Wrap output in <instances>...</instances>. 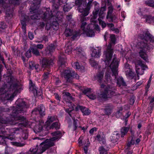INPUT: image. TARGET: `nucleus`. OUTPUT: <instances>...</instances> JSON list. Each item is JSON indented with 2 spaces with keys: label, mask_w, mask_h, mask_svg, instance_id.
<instances>
[{
  "label": "nucleus",
  "mask_w": 154,
  "mask_h": 154,
  "mask_svg": "<svg viewBox=\"0 0 154 154\" xmlns=\"http://www.w3.org/2000/svg\"><path fill=\"white\" fill-rule=\"evenodd\" d=\"M76 54L78 55L79 57L81 58L84 57V52L82 51L81 48L80 47L77 48L76 49Z\"/></svg>",
  "instance_id": "nucleus-40"
},
{
  "label": "nucleus",
  "mask_w": 154,
  "mask_h": 154,
  "mask_svg": "<svg viewBox=\"0 0 154 154\" xmlns=\"http://www.w3.org/2000/svg\"><path fill=\"white\" fill-rule=\"evenodd\" d=\"M108 27L110 28V30L113 31H115L116 33H119V30L117 28H115L114 27V25L113 23H108L107 24Z\"/></svg>",
  "instance_id": "nucleus-46"
},
{
  "label": "nucleus",
  "mask_w": 154,
  "mask_h": 154,
  "mask_svg": "<svg viewBox=\"0 0 154 154\" xmlns=\"http://www.w3.org/2000/svg\"><path fill=\"white\" fill-rule=\"evenodd\" d=\"M105 108L104 109L105 113L106 114L109 115L112 113V110L113 108L112 105L110 104H108L105 106Z\"/></svg>",
  "instance_id": "nucleus-24"
},
{
  "label": "nucleus",
  "mask_w": 154,
  "mask_h": 154,
  "mask_svg": "<svg viewBox=\"0 0 154 154\" xmlns=\"http://www.w3.org/2000/svg\"><path fill=\"white\" fill-rule=\"evenodd\" d=\"M90 142L88 140L87 141V143L86 145H85V146L84 147V150L85 153L86 154L88 152V148L89 146Z\"/></svg>",
  "instance_id": "nucleus-61"
},
{
  "label": "nucleus",
  "mask_w": 154,
  "mask_h": 154,
  "mask_svg": "<svg viewBox=\"0 0 154 154\" xmlns=\"http://www.w3.org/2000/svg\"><path fill=\"white\" fill-rule=\"evenodd\" d=\"M71 8V7H70L69 5L66 4V5H64L63 9L64 11L67 12L69 11Z\"/></svg>",
  "instance_id": "nucleus-64"
},
{
  "label": "nucleus",
  "mask_w": 154,
  "mask_h": 154,
  "mask_svg": "<svg viewBox=\"0 0 154 154\" xmlns=\"http://www.w3.org/2000/svg\"><path fill=\"white\" fill-rule=\"evenodd\" d=\"M129 130V128L128 127H123L122 128L121 130V137H124L128 131Z\"/></svg>",
  "instance_id": "nucleus-39"
},
{
  "label": "nucleus",
  "mask_w": 154,
  "mask_h": 154,
  "mask_svg": "<svg viewBox=\"0 0 154 154\" xmlns=\"http://www.w3.org/2000/svg\"><path fill=\"white\" fill-rule=\"evenodd\" d=\"M104 75V72H99L95 76V79L99 83H101L102 82Z\"/></svg>",
  "instance_id": "nucleus-20"
},
{
  "label": "nucleus",
  "mask_w": 154,
  "mask_h": 154,
  "mask_svg": "<svg viewBox=\"0 0 154 154\" xmlns=\"http://www.w3.org/2000/svg\"><path fill=\"white\" fill-rule=\"evenodd\" d=\"M54 45L53 44H51L47 46L45 49V54L47 56H51L54 51Z\"/></svg>",
  "instance_id": "nucleus-17"
},
{
  "label": "nucleus",
  "mask_w": 154,
  "mask_h": 154,
  "mask_svg": "<svg viewBox=\"0 0 154 154\" xmlns=\"http://www.w3.org/2000/svg\"><path fill=\"white\" fill-rule=\"evenodd\" d=\"M105 147H106V146H101L100 147L99 150L100 154H106L107 150L105 148Z\"/></svg>",
  "instance_id": "nucleus-48"
},
{
  "label": "nucleus",
  "mask_w": 154,
  "mask_h": 154,
  "mask_svg": "<svg viewBox=\"0 0 154 154\" xmlns=\"http://www.w3.org/2000/svg\"><path fill=\"white\" fill-rule=\"evenodd\" d=\"M63 94V98L66 102L71 103L72 101H75L74 98L71 96V94L69 93L65 92Z\"/></svg>",
  "instance_id": "nucleus-16"
},
{
  "label": "nucleus",
  "mask_w": 154,
  "mask_h": 154,
  "mask_svg": "<svg viewBox=\"0 0 154 154\" xmlns=\"http://www.w3.org/2000/svg\"><path fill=\"white\" fill-rule=\"evenodd\" d=\"M13 51V54L16 56H18L20 54V52L18 50L17 48L16 47L13 46L11 47Z\"/></svg>",
  "instance_id": "nucleus-43"
},
{
  "label": "nucleus",
  "mask_w": 154,
  "mask_h": 154,
  "mask_svg": "<svg viewBox=\"0 0 154 154\" xmlns=\"http://www.w3.org/2000/svg\"><path fill=\"white\" fill-rule=\"evenodd\" d=\"M82 23V25L81 26V28L83 32L84 31H86L88 29L90 28L89 25H88L86 22L83 21V22L81 21Z\"/></svg>",
  "instance_id": "nucleus-31"
},
{
  "label": "nucleus",
  "mask_w": 154,
  "mask_h": 154,
  "mask_svg": "<svg viewBox=\"0 0 154 154\" xmlns=\"http://www.w3.org/2000/svg\"><path fill=\"white\" fill-rule=\"evenodd\" d=\"M29 66L30 68L32 69H37L39 67V66L38 64H36L33 62H29Z\"/></svg>",
  "instance_id": "nucleus-44"
},
{
  "label": "nucleus",
  "mask_w": 154,
  "mask_h": 154,
  "mask_svg": "<svg viewBox=\"0 0 154 154\" xmlns=\"http://www.w3.org/2000/svg\"><path fill=\"white\" fill-rule=\"evenodd\" d=\"M10 3L14 5H19L21 2L20 0H9Z\"/></svg>",
  "instance_id": "nucleus-50"
},
{
  "label": "nucleus",
  "mask_w": 154,
  "mask_h": 154,
  "mask_svg": "<svg viewBox=\"0 0 154 154\" xmlns=\"http://www.w3.org/2000/svg\"><path fill=\"white\" fill-rule=\"evenodd\" d=\"M8 0H0V6L3 7V8L6 7V2H8Z\"/></svg>",
  "instance_id": "nucleus-59"
},
{
  "label": "nucleus",
  "mask_w": 154,
  "mask_h": 154,
  "mask_svg": "<svg viewBox=\"0 0 154 154\" xmlns=\"http://www.w3.org/2000/svg\"><path fill=\"white\" fill-rule=\"evenodd\" d=\"M113 8L112 6H109L108 8V11L106 16V18L108 19V21L110 22H113L116 20V17L115 15L112 14Z\"/></svg>",
  "instance_id": "nucleus-12"
},
{
  "label": "nucleus",
  "mask_w": 154,
  "mask_h": 154,
  "mask_svg": "<svg viewBox=\"0 0 154 154\" xmlns=\"http://www.w3.org/2000/svg\"><path fill=\"white\" fill-rule=\"evenodd\" d=\"M60 124L57 122L53 123L51 126H50V128L53 129L55 128L56 129H59L60 128Z\"/></svg>",
  "instance_id": "nucleus-47"
},
{
  "label": "nucleus",
  "mask_w": 154,
  "mask_h": 154,
  "mask_svg": "<svg viewBox=\"0 0 154 154\" xmlns=\"http://www.w3.org/2000/svg\"><path fill=\"white\" fill-rule=\"evenodd\" d=\"M16 106L14 107L11 110L12 113L11 114L10 119H7L6 120H2L0 121V133H4L3 128L5 126V125H14L17 124V121H24L25 118L19 114L23 113L26 110L27 107V105L25 104V101L20 99H18L16 102Z\"/></svg>",
  "instance_id": "nucleus-1"
},
{
  "label": "nucleus",
  "mask_w": 154,
  "mask_h": 154,
  "mask_svg": "<svg viewBox=\"0 0 154 154\" xmlns=\"http://www.w3.org/2000/svg\"><path fill=\"white\" fill-rule=\"evenodd\" d=\"M135 64L136 68H139V66L141 67L140 68H143V69H146L147 68V66L144 64L143 62L141 60H136L135 62Z\"/></svg>",
  "instance_id": "nucleus-19"
},
{
  "label": "nucleus",
  "mask_w": 154,
  "mask_h": 154,
  "mask_svg": "<svg viewBox=\"0 0 154 154\" xmlns=\"http://www.w3.org/2000/svg\"><path fill=\"white\" fill-rule=\"evenodd\" d=\"M125 71L128 76L133 77L134 76V73L130 68H126Z\"/></svg>",
  "instance_id": "nucleus-38"
},
{
  "label": "nucleus",
  "mask_w": 154,
  "mask_h": 154,
  "mask_svg": "<svg viewBox=\"0 0 154 154\" xmlns=\"http://www.w3.org/2000/svg\"><path fill=\"white\" fill-rule=\"evenodd\" d=\"M136 72L138 76L139 75H142L143 74L144 70H145L143 69V68H136Z\"/></svg>",
  "instance_id": "nucleus-51"
},
{
  "label": "nucleus",
  "mask_w": 154,
  "mask_h": 154,
  "mask_svg": "<svg viewBox=\"0 0 154 154\" xmlns=\"http://www.w3.org/2000/svg\"><path fill=\"white\" fill-rule=\"evenodd\" d=\"M91 3H88L87 7L85 9H84L81 6L82 4L80 5H79V12L82 13L80 15V21L83 22L86 20L87 18L85 17L88 15L89 14V10L91 8Z\"/></svg>",
  "instance_id": "nucleus-5"
},
{
  "label": "nucleus",
  "mask_w": 154,
  "mask_h": 154,
  "mask_svg": "<svg viewBox=\"0 0 154 154\" xmlns=\"http://www.w3.org/2000/svg\"><path fill=\"white\" fill-rule=\"evenodd\" d=\"M106 10V6L102 7L100 10V11L99 14V17L103 18L105 17V13L104 11Z\"/></svg>",
  "instance_id": "nucleus-33"
},
{
  "label": "nucleus",
  "mask_w": 154,
  "mask_h": 154,
  "mask_svg": "<svg viewBox=\"0 0 154 154\" xmlns=\"http://www.w3.org/2000/svg\"><path fill=\"white\" fill-rule=\"evenodd\" d=\"M116 135L115 134L113 135V136H112L110 138V140L111 142L113 143H115L116 142L118 139L117 137H116Z\"/></svg>",
  "instance_id": "nucleus-60"
},
{
  "label": "nucleus",
  "mask_w": 154,
  "mask_h": 154,
  "mask_svg": "<svg viewBox=\"0 0 154 154\" xmlns=\"http://www.w3.org/2000/svg\"><path fill=\"white\" fill-rule=\"evenodd\" d=\"M141 39V41L138 43L137 47L140 50H143L146 51L147 50H149L153 47V45L146 42L145 40Z\"/></svg>",
  "instance_id": "nucleus-8"
},
{
  "label": "nucleus",
  "mask_w": 154,
  "mask_h": 154,
  "mask_svg": "<svg viewBox=\"0 0 154 154\" xmlns=\"http://www.w3.org/2000/svg\"><path fill=\"white\" fill-rule=\"evenodd\" d=\"M103 19L102 18L99 17L98 18V20L99 21L100 24L101 25L103 28H104L106 27V23L103 21L101 20V19Z\"/></svg>",
  "instance_id": "nucleus-58"
},
{
  "label": "nucleus",
  "mask_w": 154,
  "mask_h": 154,
  "mask_svg": "<svg viewBox=\"0 0 154 154\" xmlns=\"http://www.w3.org/2000/svg\"><path fill=\"white\" fill-rule=\"evenodd\" d=\"M12 143L13 145L19 147L23 146L25 145V143H21L20 142H13Z\"/></svg>",
  "instance_id": "nucleus-57"
},
{
  "label": "nucleus",
  "mask_w": 154,
  "mask_h": 154,
  "mask_svg": "<svg viewBox=\"0 0 154 154\" xmlns=\"http://www.w3.org/2000/svg\"><path fill=\"white\" fill-rule=\"evenodd\" d=\"M23 133L21 136V138L24 140L27 139L28 138V132L26 130H23Z\"/></svg>",
  "instance_id": "nucleus-49"
},
{
  "label": "nucleus",
  "mask_w": 154,
  "mask_h": 154,
  "mask_svg": "<svg viewBox=\"0 0 154 154\" xmlns=\"http://www.w3.org/2000/svg\"><path fill=\"white\" fill-rule=\"evenodd\" d=\"M100 86L102 88H104V91L99 96V97L101 99L106 100L114 94L115 92L113 91L114 88L108 85L105 87V85L102 84L100 85Z\"/></svg>",
  "instance_id": "nucleus-3"
},
{
  "label": "nucleus",
  "mask_w": 154,
  "mask_h": 154,
  "mask_svg": "<svg viewBox=\"0 0 154 154\" xmlns=\"http://www.w3.org/2000/svg\"><path fill=\"white\" fill-rule=\"evenodd\" d=\"M19 86L17 84H14L11 86L10 92L8 91L5 94V100H12L14 97L16 96L17 93L18 91Z\"/></svg>",
  "instance_id": "nucleus-4"
},
{
  "label": "nucleus",
  "mask_w": 154,
  "mask_h": 154,
  "mask_svg": "<svg viewBox=\"0 0 154 154\" xmlns=\"http://www.w3.org/2000/svg\"><path fill=\"white\" fill-rule=\"evenodd\" d=\"M58 136H55L50 139H47L40 143L38 146L37 145L32 148H30L28 154H41L46 149L54 145V141L57 140Z\"/></svg>",
  "instance_id": "nucleus-2"
},
{
  "label": "nucleus",
  "mask_w": 154,
  "mask_h": 154,
  "mask_svg": "<svg viewBox=\"0 0 154 154\" xmlns=\"http://www.w3.org/2000/svg\"><path fill=\"white\" fill-rule=\"evenodd\" d=\"M117 84L119 86H120L121 85L124 86L125 85V83L122 77H119L117 79Z\"/></svg>",
  "instance_id": "nucleus-35"
},
{
  "label": "nucleus",
  "mask_w": 154,
  "mask_h": 154,
  "mask_svg": "<svg viewBox=\"0 0 154 154\" xmlns=\"http://www.w3.org/2000/svg\"><path fill=\"white\" fill-rule=\"evenodd\" d=\"M49 15L48 11H46L43 14H36L32 15L31 16V18L32 20H38L42 17L43 19H45Z\"/></svg>",
  "instance_id": "nucleus-15"
},
{
  "label": "nucleus",
  "mask_w": 154,
  "mask_h": 154,
  "mask_svg": "<svg viewBox=\"0 0 154 154\" xmlns=\"http://www.w3.org/2000/svg\"><path fill=\"white\" fill-rule=\"evenodd\" d=\"M41 1V0H33V5H33L35 7H36V8H32L33 11H35V9L37 10V9L38 8V6L40 4Z\"/></svg>",
  "instance_id": "nucleus-42"
},
{
  "label": "nucleus",
  "mask_w": 154,
  "mask_h": 154,
  "mask_svg": "<svg viewBox=\"0 0 154 154\" xmlns=\"http://www.w3.org/2000/svg\"><path fill=\"white\" fill-rule=\"evenodd\" d=\"M145 51L143 50H140L139 53V54L142 58L146 62H148L147 55Z\"/></svg>",
  "instance_id": "nucleus-30"
},
{
  "label": "nucleus",
  "mask_w": 154,
  "mask_h": 154,
  "mask_svg": "<svg viewBox=\"0 0 154 154\" xmlns=\"http://www.w3.org/2000/svg\"><path fill=\"white\" fill-rule=\"evenodd\" d=\"M0 144L6 146L5 148V151L9 152L11 149L10 148L8 147L7 145L4 137L1 135H0Z\"/></svg>",
  "instance_id": "nucleus-26"
},
{
  "label": "nucleus",
  "mask_w": 154,
  "mask_h": 154,
  "mask_svg": "<svg viewBox=\"0 0 154 154\" xmlns=\"http://www.w3.org/2000/svg\"><path fill=\"white\" fill-rule=\"evenodd\" d=\"M18 127L12 128L11 129V131L12 133L14 134H18L20 132L23 131V128L25 126L23 123H19L18 124Z\"/></svg>",
  "instance_id": "nucleus-18"
},
{
  "label": "nucleus",
  "mask_w": 154,
  "mask_h": 154,
  "mask_svg": "<svg viewBox=\"0 0 154 154\" xmlns=\"http://www.w3.org/2000/svg\"><path fill=\"white\" fill-rule=\"evenodd\" d=\"M74 67L76 69H78L81 71L84 70V67L80 65L78 62H75L74 63Z\"/></svg>",
  "instance_id": "nucleus-45"
},
{
  "label": "nucleus",
  "mask_w": 154,
  "mask_h": 154,
  "mask_svg": "<svg viewBox=\"0 0 154 154\" xmlns=\"http://www.w3.org/2000/svg\"><path fill=\"white\" fill-rule=\"evenodd\" d=\"M29 89L34 94L37 92V88L35 85L32 83V82L30 80L29 82Z\"/></svg>",
  "instance_id": "nucleus-36"
},
{
  "label": "nucleus",
  "mask_w": 154,
  "mask_h": 154,
  "mask_svg": "<svg viewBox=\"0 0 154 154\" xmlns=\"http://www.w3.org/2000/svg\"><path fill=\"white\" fill-rule=\"evenodd\" d=\"M90 63L91 66L94 68H97L98 65L97 63L93 59H91L90 60Z\"/></svg>",
  "instance_id": "nucleus-53"
},
{
  "label": "nucleus",
  "mask_w": 154,
  "mask_h": 154,
  "mask_svg": "<svg viewBox=\"0 0 154 154\" xmlns=\"http://www.w3.org/2000/svg\"><path fill=\"white\" fill-rule=\"evenodd\" d=\"M139 37L141 39L145 40L146 42H154V37L148 31L144 32L143 34L139 35Z\"/></svg>",
  "instance_id": "nucleus-9"
},
{
  "label": "nucleus",
  "mask_w": 154,
  "mask_h": 154,
  "mask_svg": "<svg viewBox=\"0 0 154 154\" xmlns=\"http://www.w3.org/2000/svg\"><path fill=\"white\" fill-rule=\"evenodd\" d=\"M9 9L8 8L6 10V18L5 20H7L8 19L9 20L13 16V10L12 9L9 11Z\"/></svg>",
  "instance_id": "nucleus-32"
},
{
  "label": "nucleus",
  "mask_w": 154,
  "mask_h": 154,
  "mask_svg": "<svg viewBox=\"0 0 154 154\" xmlns=\"http://www.w3.org/2000/svg\"><path fill=\"white\" fill-rule=\"evenodd\" d=\"M87 96L90 99L92 100H94L96 98L95 95L92 93H90L89 94H87Z\"/></svg>",
  "instance_id": "nucleus-63"
},
{
  "label": "nucleus",
  "mask_w": 154,
  "mask_h": 154,
  "mask_svg": "<svg viewBox=\"0 0 154 154\" xmlns=\"http://www.w3.org/2000/svg\"><path fill=\"white\" fill-rule=\"evenodd\" d=\"M72 49V45L69 42L66 45L65 49V53L66 54H70L71 52Z\"/></svg>",
  "instance_id": "nucleus-28"
},
{
  "label": "nucleus",
  "mask_w": 154,
  "mask_h": 154,
  "mask_svg": "<svg viewBox=\"0 0 154 154\" xmlns=\"http://www.w3.org/2000/svg\"><path fill=\"white\" fill-rule=\"evenodd\" d=\"M30 49L32 52V53L36 56H38L40 55V53L38 49L37 48L35 44L33 45L31 47Z\"/></svg>",
  "instance_id": "nucleus-22"
},
{
  "label": "nucleus",
  "mask_w": 154,
  "mask_h": 154,
  "mask_svg": "<svg viewBox=\"0 0 154 154\" xmlns=\"http://www.w3.org/2000/svg\"><path fill=\"white\" fill-rule=\"evenodd\" d=\"M72 107L73 109L76 111H78L80 110L83 113V115H88L90 114L91 112V110L88 109L84 107L79 105L74 106Z\"/></svg>",
  "instance_id": "nucleus-13"
},
{
  "label": "nucleus",
  "mask_w": 154,
  "mask_h": 154,
  "mask_svg": "<svg viewBox=\"0 0 154 154\" xmlns=\"http://www.w3.org/2000/svg\"><path fill=\"white\" fill-rule=\"evenodd\" d=\"M110 37L111 42L113 44H115L116 41L115 35L113 34L110 35Z\"/></svg>",
  "instance_id": "nucleus-62"
},
{
  "label": "nucleus",
  "mask_w": 154,
  "mask_h": 154,
  "mask_svg": "<svg viewBox=\"0 0 154 154\" xmlns=\"http://www.w3.org/2000/svg\"><path fill=\"white\" fill-rule=\"evenodd\" d=\"M113 54V49L112 48V45L109 44L108 45L106 51L104 52L103 56L105 59L104 62L106 64L108 65Z\"/></svg>",
  "instance_id": "nucleus-6"
},
{
  "label": "nucleus",
  "mask_w": 154,
  "mask_h": 154,
  "mask_svg": "<svg viewBox=\"0 0 154 154\" xmlns=\"http://www.w3.org/2000/svg\"><path fill=\"white\" fill-rule=\"evenodd\" d=\"M64 34L66 37L72 36V38L73 40L75 39L78 36L80 35V33L77 31H73L72 29L66 28Z\"/></svg>",
  "instance_id": "nucleus-10"
},
{
  "label": "nucleus",
  "mask_w": 154,
  "mask_h": 154,
  "mask_svg": "<svg viewBox=\"0 0 154 154\" xmlns=\"http://www.w3.org/2000/svg\"><path fill=\"white\" fill-rule=\"evenodd\" d=\"M118 61L117 60L116 57L114 55L113 59L110 65V67L112 72V75L114 76V77L115 79H116V77L118 74Z\"/></svg>",
  "instance_id": "nucleus-7"
},
{
  "label": "nucleus",
  "mask_w": 154,
  "mask_h": 154,
  "mask_svg": "<svg viewBox=\"0 0 154 154\" xmlns=\"http://www.w3.org/2000/svg\"><path fill=\"white\" fill-rule=\"evenodd\" d=\"M50 75V73L48 72H45L43 75V80L45 81L47 80Z\"/></svg>",
  "instance_id": "nucleus-56"
},
{
  "label": "nucleus",
  "mask_w": 154,
  "mask_h": 154,
  "mask_svg": "<svg viewBox=\"0 0 154 154\" xmlns=\"http://www.w3.org/2000/svg\"><path fill=\"white\" fill-rule=\"evenodd\" d=\"M122 108L120 107L119 110L117 111L116 113V117L119 118H120L122 115Z\"/></svg>",
  "instance_id": "nucleus-54"
},
{
  "label": "nucleus",
  "mask_w": 154,
  "mask_h": 154,
  "mask_svg": "<svg viewBox=\"0 0 154 154\" xmlns=\"http://www.w3.org/2000/svg\"><path fill=\"white\" fill-rule=\"evenodd\" d=\"M145 3L148 6L154 7V0H149L146 1Z\"/></svg>",
  "instance_id": "nucleus-55"
},
{
  "label": "nucleus",
  "mask_w": 154,
  "mask_h": 154,
  "mask_svg": "<svg viewBox=\"0 0 154 154\" xmlns=\"http://www.w3.org/2000/svg\"><path fill=\"white\" fill-rule=\"evenodd\" d=\"M97 138L101 144H105L106 141L105 136L104 135H97Z\"/></svg>",
  "instance_id": "nucleus-29"
},
{
  "label": "nucleus",
  "mask_w": 154,
  "mask_h": 154,
  "mask_svg": "<svg viewBox=\"0 0 154 154\" xmlns=\"http://www.w3.org/2000/svg\"><path fill=\"white\" fill-rule=\"evenodd\" d=\"M38 109L39 114L41 116H43L45 115V108L43 105H41L39 106L38 107Z\"/></svg>",
  "instance_id": "nucleus-37"
},
{
  "label": "nucleus",
  "mask_w": 154,
  "mask_h": 154,
  "mask_svg": "<svg viewBox=\"0 0 154 154\" xmlns=\"http://www.w3.org/2000/svg\"><path fill=\"white\" fill-rule=\"evenodd\" d=\"M111 73L108 71H106L105 74V81L107 82H110L111 81L112 78L110 76Z\"/></svg>",
  "instance_id": "nucleus-34"
},
{
  "label": "nucleus",
  "mask_w": 154,
  "mask_h": 154,
  "mask_svg": "<svg viewBox=\"0 0 154 154\" xmlns=\"http://www.w3.org/2000/svg\"><path fill=\"white\" fill-rule=\"evenodd\" d=\"M66 59V58L65 55L63 54H60L59 57L58 63L61 65L64 64L65 63V60Z\"/></svg>",
  "instance_id": "nucleus-27"
},
{
  "label": "nucleus",
  "mask_w": 154,
  "mask_h": 154,
  "mask_svg": "<svg viewBox=\"0 0 154 154\" xmlns=\"http://www.w3.org/2000/svg\"><path fill=\"white\" fill-rule=\"evenodd\" d=\"M84 33H85L86 35L88 37H92L94 36L95 35L94 32L91 29H88L86 31H84Z\"/></svg>",
  "instance_id": "nucleus-41"
},
{
  "label": "nucleus",
  "mask_w": 154,
  "mask_h": 154,
  "mask_svg": "<svg viewBox=\"0 0 154 154\" xmlns=\"http://www.w3.org/2000/svg\"><path fill=\"white\" fill-rule=\"evenodd\" d=\"M44 125V123L42 122H40L38 125H36L34 128V132L36 133L41 132L43 129Z\"/></svg>",
  "instance_id": "nucleus-21"
},
{
  "label": "nucleus",
  "mask_w": 154,
  "mask_h": 154,
  "mask_svg": "<svg viewBox=\"0 0 154 154\" xmlns=\"http://www.w3.org/2000/svg\"><path fill=\"white\" fill-rule=\"evenodd\" d=\"M100 54L101 50L100 49H94L93 50L91 54V56L92 57L98 58L100 57Z\"/></svg>",
  "instance_id": "nucleus-23"
},
{
  "label": "nucleus",
  "mask_w": 154,
  "mask_h": 154,
  "mask_svg": "<svg viewBox=\"0 0 154 154\" xmlns=\"http://www.w3.org/2000/svg\"><path fill=\"white\" fill-rule=\"evenodd\" d=\"M53 60L50 59L43 58L42 60V66L43 67H49L53 66Z\"/></svg>",
  "instance_id": "nucleus-14"
},
{
  "label": "nucleus",
  "mask_w": 154,
  "mask_h": 154,
  "mask_svg": "<svg viewBox=\"0 0 154 154\" xmlns=\"http://www.w3.org/2000/svg\"><path fill=\"white\" fill-rule=\"evenodd\" d=\"M146 22L150 23L152 22H154V16L152 17L150 16H146Z\"/></svg>",
  "instance_id": "nucleus-52"
},
{
  "label": "nucleus",
  "mask_w": 154,
  "mask_h": 154,
  "mask_svg": "<svg viewBox=\"0 0 154 154\" xmlns=\"http://www.w3.org/2000/svg\"><path fill=\"white\" fill-rule=\"evenodd\" d=\"M57 119L56 116H49L48 117L47 120L45 123L46 125L48 126H49L52 122L55 121Z\"/></svg>",
  "instance_id": "nucleus-25"
},
{
  "label": "nucleus",
  "mask_w": 154,
  "mask_h": 154,
  "mask_svg": "<svg viewBox=\"0 0 154 154\" xmlns=\"http://www.w3.org/2000/svg\"><path fill=\"white\" fill-rule=\"evenodd\" d=\"M72 72L69 69H65L61 72V75L63 76L66 79L67 82H72Z\"/></svg>",
  "instance_id": "nucleus-11"
}]
</instances>
